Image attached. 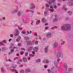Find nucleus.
I'll use <instances>...</instances> for the list:
<instances>
[{
  "instance_id": "6e6552de",
  "label": "nucleus",
  "mask_w": 73,
  "mask_h": 73,
  "mask_svg": "<svg viewBox=\"0 0 73 73\" xmlns=\"http://www.w3.org/2000/svg\"><path fill=\"white\" fill-rule=\"evenodd\" d=\"M19 12V9H17L15 11H11V13H17Z\"/></svg>"
},
{
  "instance_id": "dca6fc26",
  "label": "nucleus",
  "mask_w": 73,
  "mask_h": 73,
  "mask_svg": "<svg viewBox=\"0 0 73 73\" xmlns=\"http://www.w3.org/2000/svg\"><path fill=\"white\" fill-rule=\"evenodd\" d=\"M31 72V70L29 68H27L26 69L25 72L26 73H28V72Z\"/></svg>"
},
{
  "instance_id": "603ef678",
  "label": "nucleus",
  "mask_w": 73,
  "mask_h": 73,
  "mask_svg": "<svg viewBox=\"0 0 73 73\" xmlns=\"http://www.w3.org/2000/svg\"><path fill=\"white\" fill-rule=\"evenodd\" d=\"M17 63L18 64H20V60H19V61H17Z\"/></svg>"
},
{
  "instance_id": "bf43d9fd",
  "label": "nucleus",
  "mask_w": 73,
  "mask_h": 73,
  "mask_svg": "<svg viewBox=\"0 0 73 73\" xmlns=\"http://www.w3.org/2000/svg\"><path fill=\"white\" fill-rule=\"evenodd\" d=\"M18 46H21V43H18Z\"/></svg>"
},
{
  "instance_id": "680f3d73",
  "label": "nucleus",
  "mask_w": 73,
  "mask_h": 73,
  "mask_svg": "<svg viewBox=\"0 0 73 73\" xmlns=\"http://www.w3.org/2000/svg\"><path fill=\"white\" fill-rule=\"evenodd\" d=\"M24 53V51H22L21 53V55H22V54H23Z\"/></svg>"
},
{
  "instance_id": "69168bd1",
  "label": "nucleus",
  "mask_w": 73,
  "mask_h": 73,
  "mask_svg": "<svg viewBox=\"0 0 73 73\" xmlns=\"http://www.w3.org/2000/svg\"><path fill=\"white\" fill-rule=\"evenodd\" d=\"M10 37H13V34H11Z\"/></svg>"
},
{
  "instance_id": "a211bd4d",
  "label": "nucleus",
  "mask_w": 73,
  "mask_h": 73,
  "mask_svg": "<svg viewBox=\"0 0 73 73\" xmlns=\"http://www.w3.org/2000/svg\"><path fill=\"white\" fill-rule=\"evenodd\" d=\"M48 46L45 47L44 51L46 53H47V52H48Z\"/></svg>"
},
{
  "instance_id": "2eb2a0df",
  "label": "nucleus",
  "mask_w": 73,
  "mask_h": 73,
  "mask_svg": "<svg viewBox=\"0 0 73 73\" xmlns=\"http://www.w3.org/2000/svg\"><path fill=\"white\" fill-rule=\"evenodd\" d=\"M54 64L56 68H58V63L56 61L54 62Z\"/></svg>"
},
{
  "instance_id": "49530a36",
  "label": "nucleus",
  "mask_w": 73,
  "mask_h": 73,
  "mask_svg": "<svg viewBox=\"0 0 73 73\" xmlns=\"http://www.w3.org/2000/svg\"><path fill=\"white\" fill-rule=\"evenodd\" d=\"M14 51H15V50H14V49H12L11 50V53H12V52H13Z\"/></svg>"
},
{
  "instance_id": "423d86ee",
  "label": "nucleus",
  "mask_w": 73,
  "mask_h": 73,
  "mask_svg": "<svg viewBox=\"0 0 73 73\" xmlns=\"http://www.w3.org/2000/svg\"><path fill=\"white\" fill-rule=\"evenodd\" d=\"M52 36V34L50 33H47L46 35V36L48 38H50Z\"/></svg>"
},
{
  "instance_id": "c03bdc74",
  "label": "nucleus",
  "mask_w": 73,
  "mask_h": 73,
  "mask_svg": "<svg viewBox=\"0 0 73 73\" xmlns=\"http://www.w3.org/2000/svg\"><path fill=\"white\" fill-rule=\"evenodd\" d=\"M18 28L19 29H20V30H22V28H21V27H19V26H18Z\"/></svg>"
},
{
  "instance_id": "c756f323",
  "label": "nucleus",
  "mask_w": 73,
  "mask_h": 73,
  "mask_svg": "<svg viewBox=\"0 0 73 73\" xmlns=\"http://www.w3.org/2000/svg\"><path fill=\"white\" fill-rule=\"evenodd\" d=\"M23 22L24 23H28L26 20L24 19L23 20Z\"/></svg>"
},
{
  "instance_id": "4c0bfd02",
  "label": "nucleus",
  "mask_w": 73,
  "mask_h": 73,
  "mask_svg": "<svg viewBox=\"0 0 73 73\" xmlns=\"http://www.w3.org/2000/svg\"><path fill=\"white\" fill-rule=\"evenodd\" d=\"M18 37L19 39V41H20V39H21V36H18Z\"/></svg>"
},
{
  "instance_id": "864d4df0",
  "label": "nucleus",
  "mask_w": 73,
  "mask_h": 73,
  "mask_svg": "<svg viewBox=\"0 0 73 73\" xmlns=\"http://www.w3.org/2000/svg\"><path fill=\"white\" fill-rule=\"evenodd\" d=\"M21 33H22L23 34H25V32H24V31H22L21 32Z\"/></svg>"
},
{
  "instance_id": "f03ea898",
  "label": "nucleus",
  "mask_w": 73,
  "mask_h": 73,
  "mask_svg": "<svg viewBox=\"0 0 73 73\" xmlns=\"http://www.w3.org/2000/svg\"><path fill=\"white\" fill-rule=\"evenodd\" d=\"M55 54L57 57H58L57 62H59V61L61 60V59H59V58H62L63 57V54L61 52H58V51L57 50H55Z\"/></svg>"
},
{
  "instance_id": "5701e85b",
  "label": "nucleus",
  "mask_w": 73,
  "mask_h": 73,
  "mask_svg": "<svg viewBox=\"0 0 73 73\" xmlns=\"http://www.w3.org/2000/svg\"><path fill=\"white\" fill-rule=\"evenodd\" d=\"M69 15H72V12L70 11H69L67 12Z\"/></svg>"
},
{
  "instance_id": "9d476101",
  "label": "nucleus",
  "mask_w": 73,
  "mask_h": 73,
  "mask_svg": "<svg viewBox=\"0 0 73 73\" xmlns=\"http://www.w3.org/2000/svg\"><path fill=\"white\" fill-rule=\"evenodd\" d=\"M57 46H58V42H55L53 45V47L56 48L57 47Z\"/></svg>"
},
{
  "instance_id": "bb28decb",
  "label": "nucleus",
  "mask_w": 73,
  "mask_h": 73,
  "mask_svg": "<svg viewBox=\"0 0 73 73\" xmlns=\"http://www.w3.org/2000/svg\"><path fill=\"white\" fill-rule=\"evenodd\" d=\"M50 1H51L52 3H54L56 2V0H50Z\"/></svg>"
},
{
  "instance_id": "4be33fe9",
  "label": "nucleus",
  "mask_w": 73,
  "mask_h": 73,
  "mask_svg": "<svg viewBox=\"0 0 73 73\" xmlns=\"http://www.w3.org/2000/svg\"><path fill=\"white\" fill-rule=\"evenodd\" d=\"M42 21L43 23H45V22H46V19L43 18L42 19Z\"/></svg>"
},
{
  "instance_id": "ddd939ff",
  "label": "nucleus",
  "mask_w": 73,
  "mask_h": 73,
  "mask_svg": "<svg viewBox=\"0 0 73 73\" xmlns=\"http://www.w3.org/2000/svg\"><path fill=\"white\" fill-rule=\"evenodd\" d=\"M33 48V46H31L29 48L28 51L29 52V50H32Z\"/></svg>"
},
{
  "instance_id": "e433bc0d",
  "label": "nucleus",
  "mask_w": 73,
  "mask_h": 73,
  "mask_svg": "<svg viewBox=\"0 0 73 73\" xmlns=\"http://www.w3.org/2000/svg\"><path fill=\"white\" fill-rule=\"evenodd\" d=\"M45 5L46 7H49V5L47 3Z\"/></svg>"
},
{
  "instance_id": "c85d7f7f",
  "label": "nucleus",
  "mask_w": 73,
  "mask_h": 73,
  "mask_svg": "<svg viewBox=\"0 0 73 73\" xmlns=\"http://www.w3.org/2000/svg\"><path fill=\"white\" fill-rule=\"evenodd\" d=\"M20 73H24V71L23 70H21L20 71Z\"/></svg>"
},
{
  "instance_id": "4468645a",
  "label": "nucleus",
  "mask_w": 73,
  "mask_h": 73,
  "mask_svg": "<svg viewBox=\"0 0 73 73\" xmlns=\"http://www.w3.org/2000/svg\"><path fill=\"white\" fill-rule=\"evenodd\" d=\"M68 6H72L73 5V3L72 2H69L67 4Z\"/></svg>"
},
{
  "instance_id": "0e129e2a",
  "label": "nucleus",
  "mask_w": 73,
  "mask_h": 73,
  "mask_svg": "<svg viewBox=\"0 0 73 73\" xmlns=\"http://www.w3.org/2000/svg\"><path fill=\"white\" fill-rule=\"evenodd\" d=\"M2 19L3 20H5V17H3Z\"/></svg>"
},
{
  "instance_id": "5fc2aeb1",
  "label": "nucleus",
  "mask_w": 73,
  "mask_h": 73,
  "mask_svg": "<svg viewBox=\"0 0 73 73\" xmlns=\"http://www.w3.org/2000/svg\"><path fill=\"white\" fill-rule=\"evenodd\" d=\"M63 43L61 42L62 45H63V44H65V41H63Z\"/></svg>"
},
{
  "instance_id": "6ab92c4d",
  "label": "nucleus",
  "mask_w": 73,
  "mask_h": 73,
  "mask_svg": "<svg viewBox=\"0 0 73 73\" xmlns=\"http://www.w3.org/2000/svg\"><path fill=\"white\" fill-rule=\"evenodd\" d=\"M24 38L25 40H29V38L28 36L25 37Z\"/></svg>"
},
{
  "instance_id": "a878e982",
  "label": "nucleus",
  "mask_w": 73,
  "mask_h": 73,
  "mask_svg": "<svg viewBox=\"0 0 73 73\" xmlns=\"http://www.w3.org/2000/svg\"><path fill=\"white\" fill-rule=\"evenodd\" d=\"M68 70L69 72H71V71H72V70H73V69L71 68H69L68 69Z\"/></svg>"
},
{
  "instance_id": "13d9d810",
  "label": "nucleus",
  "mask_w": 73,
  "mask_h": 73,
  "mask_svg": "<svg viewBox=\"0 0 73 73\" xmlns=\"http://www.w3.org/2000/svg\"><path fill=\"white\" fill-rule=\"evenodd\" d=\"M49 28V27H45V29L46 30V29H48V28Z\"/></svg>"
},
{
  "instance_id": "7ed1b4c3",
  "label": "nucleus",
  "mask_w": 73,
  "mask_h": 73,
  "mask_svg": "<svg viewBox=\"0 0 73 73\" xmlns=\"http://www.w3.org/2000/svg\"><path fill=\"white\" fill-rule=\"evenodd\" d=\"M64 70L65 71H67L68 70V65L66 63H64Z\"/></svg>"
},
{
  "instance_id": "f704fd0d",
  "label": "nucleus",
  "mask_w": 73,
  "mask_h": 73,
  "mask_svg": "<svg viewBox=\"0 0 73 73\" xmlns=\"http://www.w3.org/2000/svg\"><path fill=\"white\" fill-rule=\"evenodd\" d=\"M47 71L48 73H50L51 72V71H50V69H48Z\"/></svg>"
},
{
  "instance_id": "f3484780",
  "label": "nucleus",
  "mask_w": 73,
  "mask_h": 73,
  "mask_svg": "<svg viewBox=\"0 0 73 73\" xmlns=\"http://www.w3.org/2000/svg\"><path fill=\"white\" fill-rule=\"evenodd\" d=\"M23 62H27V59L25 57H24L23 58Z\"/></svg>"
},
{
  "instance_id": "b1692460",
  "label": "nucleus",
  "mask_w": 73,
  "mask_h": 73,
  "mask_svg": "<svg viewBox=\"0 0 73 73\" xmlns=\"http://www.w3.org/2000/svg\"><path fill=\"white\" fill-rule=\"evenodd\" d=\"M40 20H39L38 21H37L36 22V24H37V25H38V24H40Z\"/></svg>"
},
{
  "instance_id": "de8ad7c7",
  "label": "nucleus",
  "mask_w": 73,
  "mask_h": 73,
  "mask_svg": "<svg viewBox=\"0 0 73 73\" xmlns=\"http://www.w3.org/2000/svg\"><path fill=\"white\" fill-rule=\"evenodd\" d=\"M63 10H64V11H67V10H68V9L66 8L65 9H64Z\"/></svg>"
},
{
  "instance_id": "412c9836",
  "label": "nucleus",
  "mask_w": 73,
  "mask_h": 73,
  "mask_svg": "<svg viewBox=\"0 0 73 73\" xmlns=\"http://www.w3.org/2000/svg\"><path fill=\"white\" fill-rule=\"evenodd\" d=\"M35 61L36 62H41V59H38L35 60Z\"/></svg>"
},
{
  "instance_id": "a19ab883",
  "label": "nucleus",
  "mask_w": 73,
  "mask_h": 73,
  "mask_svg": "<svg viewBox=\"0 0 73 73\" xmlns=\"http://www.w3.org/2000/svg\"><path fill=\"white\" fill-rule=\"evenodd\" d=\"M72 35H70L68 36V37H69V38H70V37H72Z\"/></svg>"
},
{
  "instance_id": "72a5a7b5",
  "label": "nucleus",
  "mask_w": 73,
  "mask_h": 73,
  "mask_svg": "<svg viewBox=\"0 0 73 73\" xmlns=\"http://www.w3.org/2000/svg\"><path fill=\"white\" fill-rule=\"evenodd\" d=\"M25 56H26V57H27L28 56V52H26L25 53Z\"/></svg>"
},
{
  "instance_id": "473e14b6",
  "label": "nucleus",
  "mask_w": 73,
  "mask_h": 73,
  "mask_svg": "<svg viewBox=\"0 0 73 73\" xmlns=\"http://www.w3.org/2000/svg\"><path fill=\"white\" fill-rule=\"evenodd\" d=\"M53 7L55 9H57V6L56 5H54L53 6Z\"/></svg>"
},
{
  "instance_id": "f257e3e1",
  "label": "nucleus",
  "mask_w": 73,
  "mask_h": 73,
  "mask_svg": "<svg viewBox=\"0 0 73 73\" xmlns=\"http://www.w3.org/2000/svg\"><path fill=\"white\" fill-rule=\"evenodd\" d=\"M60 28L62 31H70L71 28V25L68 23L64 24L61 26Z\"/></svg>"
},
{
  "instance_id": "6e6d98bb",
  "label": "nucleus",
  "mask_w": 73,
  "mask_h": 73,
  "mask_svg": "<svg viewBox=\"0 0 73 73\" xmlns=\"http://www.w3.org/2000/svg\"><path fill=\"white\" fill-rule=\"evenodd\" d=\"M52 3L51 1L49 2V5H51Z\"/></svg>"
},
{
  "instance_id": "393cba45",
  "label": "nucleus",
  "mask_w": 73,
  "mask_h": 73,
  "mask_svg": "<svg viewBox=\"0 0 73 73\" xmlns=\"http://www.w3.org/2000/svg\"><path fill=\"white\" fill-rule=\"evenodd\" d=\"M66 5H63L62 7V9L64 10L65 8H66Z\"/></svg>"
},
{
  "instance_id": "0eeeda50",
  "label": "nucleus",
  "mask_w": 73,
  "mask_h": 73,
  "mask_svg": "<svg viewBox=\"0 0 73 73\" xmlns=\"http://www.w3.org/2000/svg\"><path fill=\"white\" fill-rule=\"evenodd\" d=\"M39 49L37 47H35L33 48V50L35 51L36 52H37V50H38Z\"/></svg>"
},
{
  "instance_id": "09e8293b",
  "label": "nucleus",
  "mask_w": 73,
  "mask_h": 73,
  "mask_svg": "<svg viewBox=\"0 0 73 73\" xmlns=\"http://www.w3.org/2000/svg\"><path fill=\"white\" fill-rule=\"evenodd\" d=\"M18 58H19V57H16L14 59V61H15V60H16V59H18Z\"/></svg>"
},
{
  "instance_id": "9b49d317",
  "label": "nucleus",
  "mask_w": 73,
  "mask_h": 73,
  "mask_svg": "<svg viewBox=\"0 0 73 73\" xmlns=\"http://www.w3.org/2000/svg\"><path fill=\"white\" fill-rule=\"evenodd\" d=\"M27 45H32V43L30 41H28L27 42Z\"/></svg>"
},
{
  "instance_id": "e2e57ef3",
  "label": "nucleus",
  "mask_w": 73,
  "mask_h": 73,
  "mask_svg": "<svg viewBox=\"0 0 73 73\" xmlns=\"http://www.w3.org/2000/svg\"><path fill=\"white\" fill-rule=\"evenodd\" d=\"M21 50H24L25 51V48H21Z\"/></svg>"
},
{
  "instance_id": "79ce46f5",
  "label": "nucleus",
  "mask_w": 73,
  "mask_h": 73,
  "mask_svg": "<svg viewBox=\"0 0 73 73\" xmlns=\"http://www.w3.org/2000/svg\"><path fill=\"white\" fill-rule=\"evenodd\" d=\"M32 54H35V51L34 50L32 52Z\"/></svg>"
},
{
  "instance_id": "7c9ffc66",
  "label": "nucleus",
  "mask_w": 73,
  "mask_h": 73,
  "mask_svg": "<svg viewBox=\"0 0 73 73\" xmlns=\"http://www.w3.org/2000/svg\"><path fill=\"white\" fill-rule=\"evenodd\" d=\"M49 62V60H46V64H48Z\"/></svg>"
},
{
  "instance_id": "4d7b16f0",
  "label": "nucleus",
  "mask_w": 73,
  "mask_h": 73,
  "mask_svg": "<svg viewBox=\"0 0 73 73\" xmlns=\"http://www.w3.org/2000/svg\"><path fill=\"white\" fill-rule=\"evenodd\" d=\"M68 0L69 3H71V2H72V1H73V0Z\"/></svg>"
},
{
  "instance_id": "774afa93",
  "label": "nucleus",
  "mask_w": 73,
  "mask_h": 73,
  "mask_svg": "<svg viewBox=\"0 0 73 73\" xmlns=\"http://www.w3.org/2000/svg\"><path fill=\"white\" fill-rule=\"evenodd\" d=\"M27 32L28 34H30V33H29V31H27Z\"/></svg>"
},
{
  "instance_id": "39448f33",
  "label": "nucleus",
  "mask_w": 73,
  "mask_h": 73,
  "mask_svg": "<svg viewBox=\"0 0 73 73\" xmlns=\"http://www.w3.org/2000/svg\"><path fill=\"white\" fill-rule=\"evenodd\" d=\"M15 32H16V33H15V35L16 36H19V30L18 29H16L15 30Z\"/></svg>"
},
{
  "instance_id": "c9c22d12",
  "label": "nucleus",
  "mask_w": 73,
  "mask_h": 73,
  "mask_svg": "<svg viewBox=\"0 0 73 73\" xmlns=\"http://www.w3.org/2000/svg\"><path fill=\"white\" fill-rule=\"evenodd\" d=\"M0 45L3 46L4 45V43L2 42H0Z\"/></svg>"
},
{
  "instance_id": "f8f14e48",
  "label": "nucleus",
  "mask_w": 73,
  "mask_h": 73,
  "mask_svg": "<svg viewBox=\"0 0 73 73\" xmlns=\"http://www.w3.org/2000/svg\"><path fill=\"white\" fill-rule=\"evenodd\" d=\"M23 13V12L22 11H19L18 13V15L19 16H20L22 13Z\"/></svg>"
},
{
  "instance_id": "338daca9",
  "label": "nucleus",
  "mask_w": 73,
  "mask_h": 73,
  "mask_svg": "<svg viewBox=\"0 0 73 73\" xmlns=\"http://www.w3.org/2000/svg\"><path fill=\"white\" fill-rule=\"evenodd\" d=\"M3 25L4 27H5V26H6V24L5 23H3Z\"/></svg>"
},
{
  "instance_id": "aec40b11",
  "label": "nucleus",
  "mask_w": 73,
  "mask_h": 73,
  "mask_svg": "<svg viewBox=\"0 0 73 73\" xmlns=\"http://www.w3.org/2000/svg\"><path fill=\"white\" fill-rule=\"evenodd\" d=\"M12 72H16L17 71V70L15 69H11L10 70Z\"/></svg>"
},
{
  "instance_id": "ea45409f",
  "label": "nucleus",
  "mask_w": 73,
  "mask_h": 73,
  "mask_svg": "<svg viewBox=\"0 0 73 73\" xmlns=\"http://www.w3.org/2000/svg\"><path fill=\"white\" fill-rule=\"evenodd\" d=\"M64 73H71V72H69L68 71H65L64 72Z\"/></svg>"
},
{
  "instance_id": "052dcab7",
  "label": "nucleus",
  "mask_w": 73,
  "mask_h": 73,
  "mask_svg": "<svg viewBox=\"0 0 73 73\" xmlns=\"http://www.w3.org/2000/svg\"><path fill=\"white\" fill-rule=\"evenodd\" d=\"M57 5L59 6H61V3H58Z\"/></svg>"
},
{
  "instance_id": "2f4dec72",
  "label": "nucleus",
  "mask_w": 73,
  "mask_h": 73,
  "mask_svg": "<svg viewBox=\"0 0 73 73\" xmlns=\"http://www.w3.org/2000/svg\"><path fill=\"white\" fill-rule=\"evenodd\" d=\"M53 21H57V18H56L54 19Z\"/></svg>"
},
{
  "instance_id": "8fccbe9b",
  "label": "nucleus",
  "mask_w": 73,
  "mask_h": 73,
  "mask_svg": "<svg viewBox=\"0 0 73 73\" xmlns=\"http://www.w3.org/2000/svg\"><path fill=\"white\" fill-rule=\"evenodd\" d=\"M44 15L45 16H46L47 15V12H45L44 13Z\"/></svg>"
},
{
  "instance_id": "37998d69",
  "label": "nucleus",
  "mask_w": 73,
  "mask_h": 73,
  "mask_svg": "<svg viewBox=\"0 0 73 73\" xmlns=\"http://www.w3.org/2000/svg\"><path fill=\"white\" fill-rule=\"evenodd\" d=\"M1 70H2V71L3 72H4V71H5V70L3 68H1Z\"/></svg>"
},
{
  "instance_id": "20e7f679",
  "label": "nucleus",
  "mask_w": 73,
  "mask_h": 73,
  "mask_svg": "<svg viewBox=\"0 0 73 73\" xmlns=\"http://www.w3.org/2000/svg\"><path fill=\"white\" fill-rule=\"evenodd\" d=\"M30 9H33L34 8H35V5L33 3H32L31 4L30 7H29Z\"/></svg>"
},
{
  "instance_id": "3c124183",
  "label": "nucleus",
  "mask_w": 73,
  "mask_h": 73,
  "mask_svg": "<svg viewBox=\"0 0 73 73\" xmlns=\"http://www.w3.org/2000/svg\"><path fill=\"white\" fill-rule=\"evenodd\" d=\"M29 12H31L32 13H34V11H33L32 10H30L29 11Z\"/></svg>"
},
{
  "instance_id": "58836bf2",
  "label": "nucleus",
  "mask_w": 73,
  "mask_h": 73,
  "mask_svg": "<svg viewBox=\"0 0 73 73\" xmlns=\"http://www.w3.org/2000/svg\"><path fill=\"white\" fill-rule=\"evenodd\" d=\"M5 49H6L5 47H3L2 48V50H5Z\"/></svg>"
},
{
  "instance_id": "cd10ccee",
  "label": "nucleus",
  "mask_w": 73,
  "mask_h": 73,
  "mask_svg": "<svg viewBox=\"0 0 73 73\" xmlns=\"http://www.w3.org/2000/svg\"><path fill=\"white\" fill-rule=\"evenodd\" d=\"M7 41V40H3L2 41V42H4L5 44H7V42H6Z\"/></svg>"
},
{
  "instance_id": "a18cd8bd",
  "label": "nucleus",
  "mask_w": 73,
  "mask_h": 73,
  "mask_svg": "<svg viewBox=\"0 0 73 73\" xmlns=\"http://www.w3.org/2000/svg\"><path fill=\"white\" fill-rule=\"evenodd\" d=\"M38 42L37 41H35V44H38Z\"/></svg>"
},
{
  "instance_id": "1a4fd4ad",
  "label": "nucleus",
  "mask_w": 73,
  "mask_h": 73,
  "mask_svg": "<svg viewBox=\"0 0 73 73\" xmlns=\"http://www.w3.org/2000/svg\"><path fill=\"white\" fill-rule=\"evenodd\" d=\"M50 9L49 10L51 12H53L54 11V9H53V7L52 6H51L50 7Z\"/></svg>"
}]
</instances>
